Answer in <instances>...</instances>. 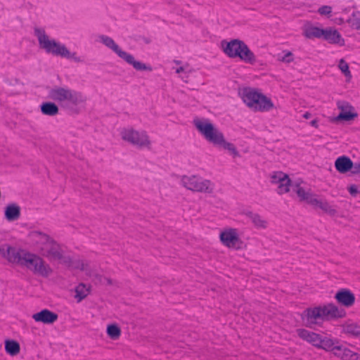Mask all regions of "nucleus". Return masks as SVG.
Listing matches in <instances>:
<instances>
[{
	"instance_id": "f257e3e1",
	"label": "nucleus",
	"mask_w": 360,
	"mask_h": 360,
	"mask_svg": "<svg viewBox=\"0 0 360 360\" xmlns=\"http://www.w3.org/2000/svg\"><path fill=\"white\" fill-rule=\"evenodd\" d=\"M27 239L30 244L49 261L70 265V257L65 255L62 247L46 233L39 230L31 231Z\"/></svg>"
},
{
	"instance_id": "f03ea898",
	"label": "nucleus",
	"mask_w": 360,
	"mask_h": 360,
	"mask_svg": "<svg viewBox=\"0 0 360 360\" xmlns=\"http://www.w3.org/2000/svg\"><path fill=\"white\" fill-rule=\"evenodd\" d=\"M193 124L200 134L210 143L216 146H219L229 151L233 158L240 156L236 147L232 143L228 142L224 134L216 127L209 120L195 118Z\"/></svg>"
},
{
	"instance_id": "7ed1b4c3",
	"label": "nucleus",
	"mask_w": 360,
	"mask_h": 360,
	"mask_svg": "<svg viewBox=\"0 0 360 360\" xmlns=\"http://www.w3.org/2000/svg\"><path fill=\"white\" fill-rule=\"evenodd\" d=\"M240 97L246 106L255 112H266L276 108L271 98L256 88H243Z\"/></svg>"
},
{
	"instance_id": "20e7f679",
	"label": "nucleus",
	"mask_w": 360,
	"mask_h": 360,
	"mask_svg": "<svg viewBox=\"0 0 360 360\" xmlns=\"http://www.w3.org/2000/svg\"><path fill=\"white\" fill-rule=\"evenodd\" d=\"M34 35L38 39L39 47L47 53L68 59H72L76 62L82 61L77 56L76 53H71L64 44L51 39L44 30L36 27L34 29Z\"/></svg>"
},
{
	"instance_id": "39448f33",
	"label": "nucleus",
	"mask_w": 360,
	"mask_h": 360,
	"mask_svg": "<svg viewBox=\"0 0 360 360\" xmlns=\"http://www.w3.org/2000/svg\"><path fill=\"white\" fill-rule=\"evenodd\" d=\"M49 99L60 104L77 106L85 103L86 97L79 91L64 86H54L51 88L48 94Z\"/></svg>"
},
{
	"instance_id": "423d86ee",
	"label": "nucleus",
	"mask_w": 360,
	"mask_h": 360,
	"mask_svg": "<svg viewBox=\"0 0 360 360\" xmlns=\"http://www.w3.org/2000/svg\"><path fill=\"white\" fill-rule=\"evenodd\" d=\"M294 190L300 202H305L315 207H319L331 217L337 215L338 211L335 206L325 200L319 199L317 195L313 193L310 189L306 190L300 185H296Z\"/></svg>"
},
{
	"instance_id": "0eeeda50",
	"label": "nucleus",
	"mask_w": 360,
	"mask_h": 360,
	"mask_svg": "<svg viewBox=\"0 0 360 360\" xmlns=\"http://www.w3.org/2000/svg\"><path fill=\"white\" fill-rule=\"evenodd\" d=\"M181 184L192 192L210 195L214 191L213 182L198 175H184L181 178Z\"/></svg>"
},
{
	"instance_id": "6e6552de",
	"label": "nucleus",
	"mask_w": 360,
	"mask_h": 360,
	"mask_svg": "<svg viewBox=\"0 0 360 360\" xmlns=\"http://www.w3.org/2000/svg\"><path fill=\"white\" fill-rule=\"evenodd\" d=\"M22 255L21 266H24L34 274L44 277H47L51 274V268L40 256L27 251L25 255Z\"/></svg>"
},
{
	"instance_id": "1a4fd4ad",
	"label": "nucleus",
	"mask_w": 360,
	"mask_h": 360,
	"mask_svg": "<svg viewBox=\"0 0 360 360\" xmlns=\"http://www.w3.org/2000/svg\"><path fill=\"white\" fill-rule=\"evenodd\" d=\"M121 138L123 141L136 146L139 148H151L152 142L146 131H137L134 128H125L120 132Z\"/></svg>"
},
{
	"instance_id": "9d476101",
	"label": "nucleus",
	"mask_w": 360,
	"mask_h": 360,
	"mask_svg": "<svg viewBox=\"0 0 360 360\" xmlns=\"http://www.w3.org/2000/svg\"><path fill=\"white\" fill-rule=\"evenodd\" d=\"M219 239L220 243L229 249L240 250L246 247L245 243L240 236L239 230L236 228H223L219 234Z\"/></svg>"
},
{
	"instance_id": "9b49d317",
	"label": "nucleus",
	"mask_w": 360,
	"mask_h": 360,
	"mask_svg": "<svg viewBox=\"0 0 360 360\" xmlns=\"http://www.w3.org/2000/svg\"><path fill=\"white\" fill-rule=\"evenodd\" d=\"M100 39L102 43H103L109 49H112L127 63L131 65L136 70L150 71L152 70L151 68L146 66L145 64L139 61H136L132 55L122 51L118 45L115 43L112 39L104 35L101 36Z\"/></svg>"
},
{
	"instance_id": "f8f14e48",
	"label": "nucleus",
	"mask_w": 360,
	"mask_h": 360,
	"mask_svg": "<svg viewBox=\"0 0 360 360\" xmlns=\"http://www.w3.org/2000/svg\"><path fill=\"white\" fill-rule=\"evenodd\" d=\"M297 335L302 340L309 342L318 349H322L327 352L332 343V338L323 336L319 333L307 330L306 329H297Z\"/></svg>"
},
{
	"instance_id": "ddd939ff",
	"label": "nucleus",
	"mask_w": 360,
	"mask_h": 360,
	"mask_svg": "<svg viewBox=\"0 0 360 360\" xmlns=\"http://www.w3.org/2000/svg\"><path fill=\"white\" fill-rule=\"evenodd\" d=\"M270 182L276 187V192L279 195L287 193L290 191V186L294 189L298 184H292L289 176L281 171L274 172L270 174ZM295 192V190H293Z\"/></svg>"
},
{
	"instance_id": "4468645a",
	"label": "nucleus",
	"mask_w": 360,
	"mask_h": 360,
	"mask_svg": "<svg viewBox=\"0 0 360 360\" xmlns=\"http://www.w3.org/2000/svg\"><path fill=\"white\" fill-rule=\"evenodd\" d=\"M327 352H331L341 360H360V354L352 351L347 347L339 343V340L332 338V343Z\"/></svg>"
},
{
	"instance_id": "2eb2a0df",
	"label": "nucleus",
	"mask_w": 360,
	"mask_h": 360,
	"mask_svg": "<svg viewBox=\"0 0 360 360\" xmlns=\"http://www.w3.org/2000/svg\"><path fill=\"white\" fill-rule=\"evenodd\" d=\"M0 253L8 262L20 265L22 261V255H25L26 250L16 249L8 245H4L0 249Z\"/></svg>"
},
{
	"instance_id": "dca6fc26",
	"label": "nucleus",
	"mask_w": 360,
	"mask_h": 360,
	"mask_svg": "<svg viewBox=\"0 0 360 360\" xmlns=\"http://www.w3.org/2000/svg\"><path fill=\"white\" fill-rule=\"evenodd\" d=\"M322 314L321 307L309 308L304 311L302 319L307 326L311 327L324 320Z\"/></svg>"
},
{
	"instance_id": "f3484780",
	"label": "nucleus",
	"mask_w": 360,
	"mask_h": 360,
	"mask_svg": "<svg viewBox=\"0 0 360 360\" xmlns=\"http://www.w3.org/2000/svg\"><path fill=\"white\" fill-rule=\"evenodd\" d=\"M238 46L240 48L236 51L238 54H234L233 58H238L247 64L255 65L257 63V57L248 45L240 40Z\"/></svg>"
},
{
	"instance_id": "a211bd4d",
	"label": "nucleus",
	"mask_w": 360,
	"mask_h": 360,
	"mask_svg": "<svg viewBox=\"0 0 360 360\" xmlns=\"http://www.w3.org/2000/svg\"><path fill=\"white\" fill-rule=\"evenodd\" d=\"M338 107L340 110V112L335 118L336 121H350L357 117V113L354 112V108L347 102H338Z\"/></svg>"
},
{
	"instance_id": "6ab92c4d",
	"label": "nucleus",
	"mask_w": 360,
	"mask_h": 360,
	"mask_svg": "<svg viewBox=\"0 0 360 360\" xmlns=\"http://www.w3.org/2000/svg\"><path fill=\"white\" fill-rule=\"evenodd\" d=\"M324 320L342 318L345 312L343 309H339L333 304H328L321 307Z\"/></svg>"
},
{
	"instance_id": "aec40b11",
	"label": "nucleus",
	"mask_w": 360,
	"mask_h": 360,
	"mask_svg": "<svg viewBox=\"0 0 360 360\" xmlns=\"http://www.w3.org/2000/svg\"><path fill=\"white\" fill-rule=\"evenodd\" d=\"M58 314L49 310L43 309L39 312L32 315V319L37 322H41L44 324H52L58 319Z\"/></svg>"
},
{
	"instance_id": "412c9836",
	"label": "nucleus",
	"mask_w": 360,
	"mask_h": 360,
	"mask_svg": "<svg viewBox=\"0 0 360 360\" xmlns=\"http://www.w3.org/2000/svg\"><path fill=\"white\" fill-rule=\"evenodd\" d=\"M335 297L340 304L347 307L352 306L355 301L354 294L349 290L345 289L338 291L335 294Z\"/></svg>"
},
{
	"instance_id": "4be33fe9",
	"label": "nucleus",
	"mask_w": 360,
	"mask_h": 360,
	"mask_svg": "<svg viewBox=\"0 0 360 360\" xmlns=\"http://www.w3.org/2000/svg\"><path fill=\"white\" fill-rule=\"evenodd\" d=\"M354 167L351 159L345 155L338 158L335 162V167L341 174H345L349 171L352 172Z\"/></svg>"
},
{
	"instance_id": "5701e85b",
	"label": "nucleus",
	"mask_w": 360,
	"mask_h": 360,
	"mask_svg": "<svg viewBox=\"0 0 360 360\" xmlns=\"http://www.w3.org/2000/svg\"><path fill=\"white\" fill-rule=\"evenodd\" d=\"M322 38L332 44L344 45V39L341 37L340 33L331 28L323 30Z\"/></svg>"
},
{
	"instance_id": "b1692460",
	"label": "nucleus",
	"mask_w": 360,
	"mask_h": 360,
	"mask_svg": "<svg viewBox=\"0 0 360 360\" xmlns=\"http://www.w3.org/2000/svg\"><path fill=\"white\" fill-rule=\"evenodd\" d=\"M240 41V40L239 39H232L230 41H223L221 42V48L224 53L229 58H233L234 54H238L236 51L240 48L238 46Z\"/></svg>"
},
{
	"instance_id": "393cba45",
	"label": "nucleus",
	"mask_w": 360,
	"mask_h": 360,
	"mask_svg": "<svg viewBox=\"0 0 360 360\" xmlns=\"http://www.w3.org/2000/svg\"><path fill=\"white\" fill-rule=\"evenodd\" d=\"M243 214L250 218L252 223L257 229H266L268 225V222L263 217L257 213H254L251 211H245Z\"/></svg>"
},
{
	"instance_id": "a878e982",
	"label": "nucleus",
	"mask_w": 360,
	"mask_h": 360,
	"mask_svg": "<svg viewBox=\"0 0 360 360\" xmlns=\"http://www.w3.org/2000/svg\"><path fill=\"white\" fill-rule=\"evenodd\" d=\"M303 34L308 39L322 38L323 29H320L310 24L304 25L302 28Z\"/></svg>"
},
{
	"instance_id": "bb28decb",
	"label": "nucleus",
	"mask_w": 360,
	"mask_h": 360,
	"mask_svg": "<svg viewBox=\"0 0 360 360\" xmlns=\"http://www.w3.org/2000/svg\"><path fill=\"white\" fill-rule=\"evenodd\" d=\"M20 216V208L16 204H10L5 209V217L9 221H15Z\"/></svg>"
},
{
	"instance_id": "cd10ccee",
	"label": "nucleus",
	"mask_w": 360,
	"mask_h": 360,
	"mask_svg": "<svg viewBox=\"0 0 360 360\" xmlns=\"http://www.w3.org/2000/svg\"><path fill=\"white\" fill-rule=\"evenodd\" d=\"M344 333L351 336H360V326L356 323L348 321L342 325Z\"/></svg>"
},
{
	"instance_id": "c85d7f7f",
	"label": "nucleus",
	"mask_w": 360,
	"mask_h": 360,
	"mask_svg": "<svg viewBox=\"0 0 360 360\" xmlns=\"http://www.w3.org/2000/svg\"><path fill=\"white\" fill-rule=\"evenodd\" d=\"M40 108L42 114L48 116L56 115L59 112L58 105L52 102L43 103L41 105Z\"/></svg>"
},
{
	"instance_id": "c756f323",
	"label": "nucleus",
	"mask_w": 360,
	"mask_h": 360,
	"mask_svg": "<svg viewBox=\"0 0 360 360\" xmlns=\"http://www.w3.org/2000/svg\"><path fill=\"white\" fill-rule=\"evenodd\" d=\"M5 350L11 356H16L20 353V347L15 340H5Z\"/></svg>"
},
{
	"instance_id": "7c9ffc66",
	"label": "nucleus",
	"mask_w": 360,
	"mask_h": 360,
	"mask_svg": "<svg viewBox=\"0 0 360 360\" xmlns=\"http://www.w3.org/2000/svg\"><path fill=\"white\" fill-rule=\"evenodd\" d=\"M89 293V288L84 283L79 284L75 288V296L77 302H79L84 300Z\"/></svg>"
},
{
	"instance_id": "2f4dec72",
	"label": "nucleus",
	"mask_w": 360,
	"mask_h": 360,
	"mask_svg": "<svg viewBox=\"0 0 360 360\" xmlns=\"http://www.w3.org/2000/svg\"><path fill=\"white\" fill-rule=\"evenodd\" d=\"M106 333L110 339L116 340L121 335V329L117 324H110L107 326Z\"/></svg>"
},
{
	"instance_id": "473e14b6",
	"label": "nucleus",
	"mask_w": 360,
	"mask_h": 360,
	"mask_svg": "<svg viewBox=\"0 0 360 360\" xmlns=\"http://www.w3.org/2000/svg\"><path fill=\"white\" fill-rule=\"evenodd\" d=\"M338 68L346 77L347 82H349L352 76L349 70V65L344 59L342 58L339 60Z\"/></svg>"
},
{
	"instance_id": "72a5a7b5",
	"label": "nucleus",
	"mask_w": 360,
	"mask_h": 360,
	"mask_svg": "<svg viewBox=\"0 0 360 360\" xmlns=\"http://www.w3.org/2000/svg\"><path fill=\"white\" fill-rule=\"evenodd\" d=\"M174 69L177 74L184 73L186 75V77H188V74L191 72V70L189 68V65L188 64H185L176 68H174Z\"/></svg>"
},
{
	"instance_id": "f704fd0d",
	"label": "nucleus",
	"mask_w": 360,
	"mask_h": 360,
	"mask_svg": "<svg viewBox=\"0 0 360 360\" xmlns=\"http://www.w3.org/2000/svg\"><path fill=\"white\" fill-rule=\"evenodd\" d=\"M283 56H282V58H280V60L283 62V63H291L292 61H293V55L292 53V52L290 51H283Z\"/></svg>"
},
{
	"instance_id": "c9c22d12",
	"label": "nucleus",
	"mask_w": 360,
	"mask_h": 360,
	"mask_svg": "<svg viewBox=\"0 0 360 360\" xmlns=\"http://www.w3.org/2000/svg\"><path fill=\"white\" fill-rule=\"evenodd\" d=\"M346 22H360V11H354Z\"/></svg>"
},
{
	"instance_id": "e433bc0d",
	"label": "nucleus",
	"mask_w": 360,
	"mask_h": 360,
	"mask_svg": "<svg viewBox=\"0 0 360 360\" xmlns=\"http://www.w3.org/2000/svg\"><path fill=\"white\" fill-rule=\"evenodd\" d=\"M318 12L321 15H328L332 12V8L329 6H323L319 8Z\"/></svg>"
},
{
	"instance_id": "4c0bfd02",
	"label": "nucleus",
	"mask_w": 360,
	"mask_h": 360,
	"mask_svg": "<svg viewBox=\"0 0 360 360\" xmlns=\"http://www.w3.org/2000/svg\"><path fill=\"white\" fill-rule=\"evenodd\" d=\"M353 165L352 173L354 174H360V161L353 163Z\"/></svg>"
},
{
	"instance_id": "58836bf2",
	"label": "nucleus",
	"mask_w": 360,
	"mask_h": 360,
	"mask_svg": "<svg viewBox=\"0 0 360 360\" xmlns=\"http://www.w3.org/2000/svg\"><path fill=\"white\" fill-rule=\"evenodd\" d=\"M348 191L352 196H356L359 193L358 188L356 185H351L348 187Z\"/></svg>"
},
{
	"instance_id": "ea45409f",
	"label": "nucleus",
	"mask_w": 360,
	"mask_h": 360,
	"mask_svg": "<svg viewBox=\"0 0 360 360\" xmlns=\"http://www.w3.org/2000/svg\"><path fill=\"white\" fill-rule=\"evenodd\" d=\"M86 264L83 262L78 260L77 263L75 265V268L79 269L81 270H84L86 268Z\"/></svg>"
},
{
	"instance_id": "a19ab883",
	"label": "nucleus",
	"mask_w": 360,
	"mask_h": 360,
	"mask_svg": "<svg viewBox=\"0 0 360 360\" xmlns=\"http://www.w3.org/2000/svg\"><path fill=\"white\" fill-rule=\"evenodd\" d=\"M100 282H101V283H102L103 285H112V284L111 279L109 278H107V277L101 278Z\"/></svg>"
},
{
	"instance_id": "79ce46f5",
	"label": "nucleus",
	"mask_w": 360,
	"mask_h": 360,
	"mask_svg": "<svg viewBox=\"0 0 360 360\" xmlns=\"http://www.w3.org/2000/svg\"><path fill=\"white\" fill-rule=\"evenodd\" d=\"M319 120L317 119H314L310 122V125L315 128H319Z\"/></svg>"
},
{
	"instance_id": "37998d69",
	"label": "nucleus",
	"mask_w": 360,
	"mask_h": 360,
	"mask_svg": "<svg viewBox=\"0 0 360 360\" xmlns=\"http://www.w3.org/2000/svg\"><path fill=\"white\" fill-rule=\"evenodd\" d=\"M311 117V114L309 112H306L304 115H303V117L304 119H309L310 117Z\"/></svg>"
},
{
	"instance_id": "c03bdc74",
	"label": "nucleus",
	"mask_w": 360,
	"mask_h": 360,
	"mask_svg": "<svg viewBox=\"0 0 360 360\" xmlns=\"http://www.w3.org/2000/svg\"><path fill=\"white\" fill-rule=\"evenodd\" d=\"M356 26L355 29L360 30V24H356Z\"/></svg>"
},
{
	"instance_id": "a18cd8bd",
	"label": "nucleus",
	"mask_w": 360,
	"mask_h": 360,
	"mask_svg": "<svg viewBox=\"0 0 360 360\" xmlns=\"http://www.w3.org/2000/svg\"><path fill=\"white\" fill-rule=\"evenodd\" d=\"M174 63H176V65L181 64V61H179V60H174Z\"/></svg>"
}]
</instances>
